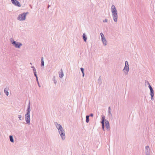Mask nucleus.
Returning <instances> with one entry per match:
<instances>
[{
	"label": "nucleus",
	"instance_id": "f257e3e1",
	"mask_svg": "<svg viewBox=\"0 0 155 155\" xmlns=\"http://www.w3.org/2000/svg\"><path fill=\"white\" fill-rule=\"evenodd\" d=\"M54 124L58 130V133L61 137L62 140H65L66 138L65 131L62 126L57 122H54Z\"/></svg>",
	"mask_w": 155,
	"mask_h": 155
},
{
	"label": "nucleus",
	"instance_id": "f03ea898",
	"mask_svg": "<svg viewBox=\"0 0 155 155\" xmlns=\"http://www.w3.org/2000/svg\"><path fill=\"white\" fill-rule=\"evenodd\" d=\"M101 123L102 124V127L103 130L104 131V124H105V127L107 130H109L110 124L109 121L105 119V117H102Z\"/></svg>",
	"mask_w": 155,
	"mask_h": 155
},
{
	"label": "nucleus",
	"instance_id": "7ed1b4c3",
	"mask_svg": "<svg viewBox=\"0 0 155 155\" xmlns=\"http://www.w3.org/2000/svg\"><path fill=\"white\" fill-rule=\"evenodd\" d=\"M111 11L112 13L113 19L115 22L117 21V12L115 6L112 5L111 7Z\"/></svg>",
	"mask_w": 155,
	"mask_h": 155
},
{
	"label": "nucleus",
	"instance_id": "20e7f679",
	"mask_svg": "<svg viewBox=\"0 0 155 155\" xmlns=\"http://www.w3.org/2000/svg\"><path fill=\"white\" fill-rule=\"evenodd\" d=\"M10 41L12 44L16 48H19L22 45L21 43L14 41L12 38L11 39Z\"/></svg>",
	"mask_w": 155,
	"mask_h": 155
},
{
	"label": "nucleus",
	"instance_id": "39448f33",
	"mask_svg": "<svg viewBox=\"0 0 155 155\" xmlns=\"http://www.w3.org/2000/svg\"><path fill=\"white\" fill-rule=\"evenodd\" d=\"M29 12H24L19 15L17 17V19L20 21H24L25 20L26 15L28 14Z\"/></svg>",
	"mask_w": 155,
	"mask_h": 155
},
{
	"label": "nucleus",
	"instance_id": "423d86ee",
	"mask_svg": "<svg viewBox=\"0 0 155 155\" xmlns=\"http://www.w3.org/2000/svg\"><path fill=\"white\" fill-rule=\"evenodd\" d=\"M125 65L123 69V71L124 72L125 74L126 75L128 74V72L129 70V68L128 63L127 61H125Z\"/></svg>",
	"mask_w": 155,
	"mask_h": 155
},
{
	"label": "nucleus",
	"instance_id": "0eeeda50",
	"mask_svg": "<svg viewBox=\"0 0 155 155\" xmlns=\"http://www.w3.org/2000/svg\"><path fill=\"white\" fill-rule=\"evenodd\" d=\"M148 87L149 88L150 90V95L151 96V100L153 101L154 100L153 97L154 96V91L150 84L148 86Z\"/></svg>",
	"mask_w": 155,
	"mask_h": 155
},
{
	"label": "nucleus",
	"instance_id": "6e6552de",
	"mask_svg": "<svg viewBox=\"0 0 155 155\" xmlns=\"http://www.w3.org/2000/svg\"><path fill=\"white\" fill-rule=\"evenodd\" d=\"M12 3L15 5L20 7L21 6V4L20 2L17 0H11Z\"/></svg>",
	"mask_w": 155,
	"mask_h": 155
},
{
	"label": "nucleus",
	"instance_id": "1a4fd4ad",
	"mask_svg": "<svg viewBox=\"0 0 155 155\" xmlns=\"http://www.w3.org/2000/svg\"><path fill=\"white\" fill-rule=\"evenodd\" d=\"M30 102H29L27 109V113L25 115V116H30Z\"/></svg>",
	"mask_w": 155,
	"mask_h": 155
},
{
	"label": "nucleus",
	"instance_id": "9d476101",
	"mask_svg": "<svg viewBox=\"0 0 155 155\" xmlns=\"http://www.w3.org/2000/svg\"><path fill=\"white\" fill-rule=\"evenodd\" d=\"M102 41L105 46L107 45V41L105 37L101 38Z\"/></svg>",
	"mask_w": 155,
	"mask_h": 155
},
{
	"label": "nucleus",
	"instance_id": "9b49d317",
	"mask_svg": "<svg viewBox=\"0 0 155 155\" xmlns=\"http://www.w3.org/2000/svg\"><path fill=\"white\" fill-rule=\"evenodd\" d=\"M8 87H6L4 89V92L5 93V94L8 96L9 94V92H8Z\"/></svg>",
	"mask_w": 155,
	"mask_h": 155
},
{
	"label": "nucleus",
	"instance_id": "f8f14e48",
	"mask_svg": "<svg viewBox=\"0 0 155 155\" xmlns=\"http://www.w3.org/2000/svg\"><path fill=\"white\" fill-rule=\"evenodd\" d=\"M27 124H29L30 123V117H26L25 118Z\"/></svg>",
	"mask_w": 155,
	"mask_h": 155
},
{
	"label": "nucleus",
	"instance_id": "ddd939ff",
	"mask_svg": "<svg viewBox=\"0 0 155 155\" xmlns=\"http://www.w3.org/2000/svg\"><path fill=\"white\" fill-rule=\"evenodd\" d=\"M82 37L84 41L86 42L87 40V37L85 33H84Z\"/></svg>",
	"mask_w": 155,
	"mask_h": 155
},
{
	"label": "nucleus",
	"instance_id": "4468645a",
	"mask_svg": "<svg viewBox=\"0 0 155 155\" xmlns=\"http://www.w3.org/2000/svg\"><path fill=\"white\" fill-rule=\"evenodd\" d=\"M60 71H61V73L59 74V77L60 78H62L64 76V74L62 69H61Z\"/></svg>",
	"mask_w": 155,
	"mask_h": 155
},
{
	"label": "nucleus",
	"instance_id": "2eb2a0df",
	"mask_svg": "<svg viewBox=\"0 0 155 155\" xmlns=\"http://www.w3.org/2000/svg\"><path fill=\"white\" fill-rule=\"evenodd\" d=\"M44 58L43 57H42L41 58V67H42L44 66Z\"/></svg>",
	"mask_w": 155,
	"mask_h": 155
},
{
	"label": "nucleus",
	"instance_id": "dca6fc26",
	"mask_svg": "<svg viewBox=\"0 0 155 155\" xmlns=\"http://www.w3.org/2000/svg\"><path fill=\"white\" fill-rule=\"evenodd\" d=\"M9 140H10V141L12 143H14V139L13 138V136L12 135H10L9 136Z\"/></svg>",
	"mask_w": 155,
	"mask_h": 155
},
{
	"label": "nucleus",
	"instance_id": "f3484780",
	"mask_svg": "<svg viewBox=\"0 0 155 155\" xmlns=\"http://www.w3.org/2000/svg\"><path fill=\"white\" fill-rule=\"evenodd\" d=\"M147 151L148 152L150 151L149 147L148 146H146L145 147V152H147Z\"/></svg>",
	"mask_w": 155,
	"mask_h": 155
},
{
	"label": "nucleus",
	"instance_id": "a211bd4d",
	"mask_svg": "<svg viewBox=\"0 0 155 155\" xmlns=\"http://www.w3.org/2000/svg\"><path fill=\"white\" fill-rule=\"evenodd\" d=\"M108 115L109 116H111L112 114L110 112V107H108Z\"/></svg>",
	"mask_w": 155,
	"mask_h": 155
},
{
	"label": "nucleus",
	"instance_id": "6ab92c4d",
	"mask_svg": "<svg viewBox=\"0 0 155 155\" xmlns=\"http://www.w3.org/2000/svg\"><path fill=\"white\" fill-rule=\"evenodd\" d=\"M150 85V83H149V82L147 81H145V85L146 86H147V85L148 86Z\"/></svg>",
	"mask_w": 155,
	"mask_h": 155
},
{
	"label": "nucleus",
	"instance_id": "aec40b11",
	"mask_svg": "<svg viewBox=\"0 0 155 155\" xmlns=\"http://www.w3.org/2000/svg\"><path fill=\"white\" fill-rule=\"evenodd\" d=\"M101 77L100 76L98 80L99 83L100 84H101Z\"/></svg>",
	"mask_w": 155,
	"mask_h": 155
},
{
	"label": "nucleus",
	"instance_id": "412c9836",
	"mask_svg": "<svg viewBox=\"0 0 155 155\" xmlns=\"http://www.w3.org/2000/svg\"><path fill=\"white\" fill-rule=\"evenodd\" d=\"M33 73L34 74V76H37V72H36V69L35 70H33Z\"/></svg>",
	"mask_w": 155,
	"mask_h": 155
},
{
	"label": "nucleus",
	"instance_id": "4be33fe9",
	"mask_svg": "<svg viewBox=\"0 0 155 155\" xmlns=\"http://www.w3.org/2000/svg\"><path fill=\"white\" fill-rule=\"evenodd\" d=\"M86 117V121L87 123H88L89 120V117Z\"/></svg>",
	"mask_w": 155,
	"mask_h": 155
},
{
	"label": "nucleus",
	"instance_id": "5701e85b",
	"mask_svg": "<svg viewBox=\"0 0 155 155\" xmlns=\"http://www.w3.org/2000/svg\"><path fill=\"white\" fill-rule=\"evenodd\" d=\"M145 152L146 155H150V151L148 152L147 151V152Z\"/></svg>",
	"mask_w": 155,
	"mask_h": 155
},
{
	"label": "nucleus",
	"instance_id": "b1692460",
	"mask_svg": "<svg viewBox=\"0 0 155 155\" xmlns=\"http://www.w3.org/2000/svg\"><path fill=\"white\" fill-rule=\"evenodd\" d=\"M80 70L82 72V73L84 72V69L83 68H80Z\"/></svg>",
	"mask_w": 155,
	"mask_h": 155
},
{
	"label": "nucleus",
	"instance_id": "393cba45",
	"mask_svg": "<svg viewBox=\"0 0 155 155\" xmlns=\"http://www.w3.org/2000/svg\"><path fill=\"white\" fill-rule=\"evenodd\" d=\"M100 35L101 36V38L104 37V34L102 33H101L100 34Z\"/></svg>",
	"mask_w": 155,
	"mask_h": 155
},
{
	"label": "nucleus",
	"instance_id": "a878e982",
	"mask_svg": "<svg viewBox=\"0 0 155 155\" xmlns=\"http://www.w3.org/2000/svg\"><path fill=\"white\" fill-rule=\"evenodd\" d=\"M94 114L93 113H91L89 115H86V116H93Z\"/></svg>",
	"mask_w": 155,
	"mask_h": 155
},
{
	"label": "nucleus",
	"instance_id": "bb28decb",
	"mask_svg": "<svg viewBox=\"0 0 155 155\" xmlns=\"http://www.w3.org/2000/svg\"><path fill=\"white\" fill-rule=\"evenodd\" d=\"M107 19H105L103 21L104 22H107Z\"/></svg>",
	"mask_w": 155,
	"mask_h": 155
},
{
	"label": "nucleus",
	"instance_id": "cd10ccee",
	"mask_svg": "<svg viewBox=\"0 0 155 155\" xmlns=\"http://www.w3.org/2000/svg\"><path fill=\"white\" fill-rule=\"evenodd\" d=\"M35 77L36 78V80L37 81V82H38V77L37 76H35Z\"/></svg>",
	"mask_w": 155,
	"mask_h": 155
},
{
	"label": "nucleus",
	"instance_id": "c85d7f7f",
	"mask_svg": "<svg viewBox=\"0 0 155 155\" xmlns=\"http://www.w3.org/2000/svg\"><path fill=\"white\" fill-rule=\"evenodd\" d=\"M31 68H33V70H34V69L35 70L36 69L35 68V67L34 66H31Z\"/></svg>",
	"mask_w": 155,
	"mask_h": 155
},
{
	"label": "nucleus",
	"instance_id": "c756f323",
	"mask_svg": "<svg viewBox=\"0 0 155 155\" xmlns=\"http://www.w3.org/2000/svg\"><path fill=\"white\" fill-rule=\"evenodd\" d=\"M37 84H38V86L39 87H41V86L40 85L39 81L37 82Z\"/></svg>",
	"mask_w": 155,
	"mask_h": 155
},
{
	"label": "nucleus",
	"instance_id": "7c9ffc66",
	"mask_svg": "<svg viewBox=\"0 0 155 155\" xmlns=\"http://www.w3.org/2000/svg\"><path fill=\"white\" fill-rule=\"evenodd\" d=\"M54 84H56V83H57L56 81L55 80H54Z\"/></svg>",
	"mask_w": 155,
	"mask_h": 155
},
{
	"label": "nucleus",
	"instance_id": "2f4dec72",
	"mask_svg": "<svg viewBox=\"0 0 155 155\" xmlns=\"http://www.w3.org/2000/svg\"><path fill=\"white\" fill-rule=\"evenodd\" d=\"M82 73V77H84V73Z\"/></svg>",
	"mask_w": 155,
	"mask_h": 155
},
{
	"label": "nucleus",
	"instance_id": "473e14b6",
	"mask_svg": "<svg viewBox=\"0 0 155 155\" xmlns=\"http://www.w3.org/2000/svg\"><path fill=\"white\" fill-rule=\"evenodd\" d=\"M21 117H19V118L20 120H21Z\"/></svg>",
	"mask_w": 155,
	"mask_h": 155
},
{
	"label": "nucleus",
	"instance_id": "72a5a7b5",
	"mask_svg": "<svg viewBox=\"0 0 155 155\" xmlns=\"http://www.w3.org/2000/svg\"><path fill=\"white\" fill-rule=\"evenodd\" d=\"M101 116H102V117H103V116H105L104 115L102 114V115Z\"/></svg>",
	"mask_w": 155,
	"mask_h": 155
},
{
	"label": "nucleus",
	"instance_id": "f704fd0d",
	"mask_svg": "<svg viewBox=\"0 0 155 155\" xmlns=\"http://www.w3.org/2000/svg\"><path fill=\"white\" fill-rule=\"evenodd\" d=\"M18 117H19V116H21V115H18Z\"/></svg>",
	"mask_w": 155,
	"mask_h": 155
},
{
	"label": "nucleus",
	"instance_id": "c9c22d12",
	"mask_svg": "<svg viewBox=\"0 0 155 155\" xmlns=\"http://www.w3.org/2000/svg\"><path fill=\"white\" fill-rule=\"evenodd\" d=\"M30 64L31 65H32V64L31 63H30Z\"/></svg>",
	"mask_w": 155,
	"mask_h": 155
}]
</instances>
